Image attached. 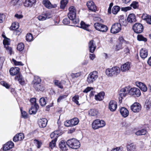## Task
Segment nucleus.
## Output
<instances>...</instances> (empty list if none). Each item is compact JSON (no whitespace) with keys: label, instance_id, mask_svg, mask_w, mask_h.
<instances>
[{"label":"nucleus","instance_id":"obj_1","mask_svg":"<svg viewBox=\"0 0 151 151\" xmlns=\"http://www.w3.org/2000/svg\"><path fill=\"white\" fill-rule=\"evenodd\" d=\"M127 93L130 95H134L135 96L138 97L141 95L140 90L138 88L134 87L130 88L129 87H126L122 89L119 93L122 98L124 97Z\"/></svg>","mask_w":151,"mask_h":151},{"label":"nucleus","instance_id":"obj_2","mask_svg":"<svg viewBox=\"0 0 151 151\" xmlns=\"http://www.w3.org/2000/svg\"><path fill=\"white\" fill-rule=\"evenodd\" d=\"M121 71L120 68L114 66L111 68H108L106 70V75L109 77H115L119 75Z\"/></svg>","mask_w":151,"mask_h":151},{"label":"nucleus","instance_id":"obj_3","mask_svg":"<svg viewBox=\"0 0 151 151\" xmlns=\"http://www.w3.org/2000/svg\"><path fill=\"white\" fill-rule=\"evenodd\" d=\"M67 144L69 147L75 149L78 148L80 146V143L79 141L75 138L68 140L67 142Z\"/></svg>","mask_w":151,"mask_h":151},{"label":"nucleus","instance_id":"obj_4","mask_svg":"<svg viewBox=\"0 0 151 151\" xmlns=\"http://www.w3.org/2000/svg\"><path fill=\"white\" fill-rule=\"evenodd\" d=\"M98 73L97 71H94L91 72L88 75L87 81L89 84L93 83L98 78Z\"/></svg>","mask_w":151,"mask_h":151},{"label":"nucleus","instance_id":"obj_5","mask_svg":"<svg viewBox=\"0 0 151 151\" xmlns=\"http://www.w3.org/2000/svg\"><path fill=\"white\" fill-rule=\"evenodd\" d=\"M105 125V122L102 120H100L97 119L94 120L92 123V128L94 129H96L102 127Z\"/></svg>","mask_w":151,"mask_h":151},{"label":"nucleus","instance_id":"obj_6","mask_svg":"<svg viewBox=\"0 0 151 151\" xmlns=\"http://www.w3.org/2000/svg\"><path fill=\"white\" fill-rule=\"evenodd\" d=\"M121 29V25L118 23L113 24L111 29V32L113 34H116L120 32Z\"/></svg>","mask_w":151,"mask_h":151},{"label":"nucleus","instance_id":"obj_7","mask_svg":"<svg viewBox=\"0 0 151 151\" xmlns=\"http://www.w3.org/2000/svg\"><path fill=\"white\" fill-rule=\"evenodd\" d=\"M133 29L135 32L137 33H140L143 30V26L140 23H136L133 26Z\"/></svg>","mask_w":151,"mask_h":151},{"label":"nucleus","instance_id":"obj_8","mask_svg":"<svg viewBox=\"0 0 151 151\" xmlns=\"http://www.w3.org/2000/svg\"><path fill=\"white\" fill-rule=\"evenodd\" d=\"M69 12L68 13V17L70 19H73L75 18L76 15V10L73 6H71L69 9Z\"/></svg>","mask_w":151,"mask_h":151},{"label":"nucleus","instance_id":"obj_9","mask_svg":"<svg viewBox=\"0 0 151 151\" xmlns=\"http://www.w3.org/2000/svg\"><path fill=\"white\" fill-rule=\"evenodd\" d=\"M142 106L138 103H134L130 107L131 110L134 112H138L141 110Z\"/></svg>","mask_w":151,"mask_h":151},{"label":"nucleus","instance_id":"obj_10","mask_svg":"<svg viewBox=\"0 0 151 151\" xmlns=\"http://www.w3.org/2000/svg\"><path fill=\"white\" fill-rule=\"evenodd\" d=\"M117 103L114 100L111 101L109 103V109L111 111H115L117 107Z\"/></svg>","mask_w":151,"mask_h":151},{"label":"nucleus","instance_id":"obj_11","mask_svg":"<svg viewBox=\"0 0 151 151\" xmlns=\"http://www.w3.org/2000/svg\"><path fill=\"white\" fill-rule=\"evenodd\" d=\"M20 69L19 68L17 67H12L9 70V73L12 76H14L16 75H20L19 72Z\"/></svg>","mask_w":151,"mask_h":151},{"label":"nucleus","instance_id":"obj_12","mask_svg":"<svg viewBox=\"0 0 151 151\" xmlns=\"http://www.w3.org/2000/svg\"><path fill=\"white\" fill-rule=\"evenodd\" d=\"M88 48L89 51L90 52H94L96 48V46L93 40H91L89 42Z\"/></svg>","mask_w":151,"mask_h":151},{"label":"nucleus","instance_id":"obj_13","mask_svg":"<svg viewBox=\"0 0 151 151\" xmlns=\"http://www.w3.org/2000/svg\"><path fill=\"white\" fill-rule=\"evenodd\" d=\"M87 5L89 10L93 12H95L96 11V6L93 1H88L87 3Z\"/></svg>","mask_w":151,"mask_h":151},{"label":"nucleus","instance_id":"obj_14","mask_svg":"<svg viewBox=\"0 0 151 151\" xmlns=\"http://www.w3.org/2000/svg\"><path fill=\"white\" fill-rule=\"evenodd\" d=\"M47 122V120L44 118L40 119L38 121V124L40 128H44L46 127Z\"/></svg>","mask_w":151,"mask_h":151},{"label":"nucleus","instance_id":"obj_15","mask_svg":"<svg viewBox=\"0 0 151 151\" xmlns=\"http://www.w3.org/2000/svg\"><path fill=\"white\" fill-rule=\"evenodd\" d=\"M24 138L23 133H20L16 134L13 137V140L14 142L22 140Z\"/></svg>","mask_w":151,"mask_h":151},{"label":"nucleus","instance_id":"obj_16","mask_svg":"<svg viewBox=\"0 0 151 151\" xmlns=\"http://www.w3.org/2000/svg\"><path fill=\"white\" fill-rule=\"evenodd\" d=\"M130 63L129 62H127L123 64L121 66V71L123 72L127 71L130 69Z\"/></svg>","mask_w":151,"mask_h":151},{"label":"nucleus","instance_id":"obj_17","mask_svg":"<svg viewBox=\"0 0 151 151\" xmlns=\"http://www.w3.org/2000/svg\"><path fill=\"white\" fill-rule=\"evenodd\" d=\"M67 144L64 140H61L59 144V147L60 149L63 151H66L68 150V146H67Z\"/></svg>","mask_w":151,"mask_h":151},{"label":"nucleus","instance_id":"obj_18","mask_svg":"<svg viewBox=\"0 0 151 151\" xmlns=\"http://www.w3.org/2000/svg\"><path fill=\"white\" fill-rule=\"evenodd\" d=\"M39 108L38 105L37 104L32 105L31 108L29 110V114H35Z\"/></svg>","mask_w":151,"mask_h":151},{"label":"nucleus","instance_id":"obj_19","mask_svg":"<svg viewBox=\"0 0 151 151\" xmlns=\"http://www.w3.org/2000/svg\"><path fill=\"white\" fill-rule=\"evenodd\" d=\"M36 2V0H25L24 2V6L26 7H31Z\"/></svg>","mask_w":151,"mask_h":151},{"label":"nucleus","instance_id":"obj_20","mask_svg":"<svg viewBox=\"0 0 151 151\" xmlns=\"http://www.w3.org/2000/svg\"><path fill=\"white\" fill-rule=\"evenodd\" d=\"M142 19L145 21L148 24H151V16L146 14H143L142 16Z\"/></svg>","mask_w":151,"mask_h":151},{"label":"nucleus","instance_id":"obj_21","mask_svg":"<svg viewBox=\"0 0 151 151\" xmlns=\"http://www.w3.org/2000/svg\"><path fill=\"white\" fill-rule=\"evenodd\" d=\"M14 145V144L12 142H8L4 146L3 150L5 151L8 150L13 148Z\"/></svg>","mask_w":151,"mask_h":151},{"label":"nucleus","instance_id":"obj_22","mask_svg":"<svg viewBox=\"0 0 151 151\" xmlns=\"http://www.w3.org/2000/svg\"><path fill=\"white\" fill-rule=\"evenodd\" d=\"M120 112L122 116L124 118L127 117L129 115V111L125 107H122L120 110Z\"/></svg>","mask_w":151,"mask_h":151},{"label":"nucleus","instance_id":"obj_23","mask_svg":"<svg viewBox=\"0 0 151 151\" xmlns=\"http://www.w3.org/2000/svg\"><path fill=\"white\" fill-rule=\"evenodd\" d=\"M127 22L130 23H134L136 21V17L134 14H130L128 16L127 19Z\"/></svg>","mask_w":151,"mask_h":151},{"label":"nucleus","instance_id":"obj_24","mask_svg":"<svg viewBox=\"0 0 151 151\" xmlns=\"http://www.w3.org/2000/svg\"><path fill=\"white\" fill-rule=\"evenodd\" d=\"M148 55L147 50L145 48L142 49L140 51V55L143 59L146 58Z\"/></svg>","mask_w":151,"mask_h":151},{"label":"nucleus","instance_id":"obj_25","mask_svg":"<svg viewBox=\"0 0 151 151\" xmlns=\"http://www.w3.org/2000/svg\"><path fill=\"white\" fill-rule=\"evenodd\" d=\"M15 79L16 80L19 81L21 85H24V84L25 82L24 79L21 75H18L16 76L15 77Z\"/></svg>","mask_w":151,"mask_h":151},{"label":"nucleus","instance_id":"obj_26","mask_svg":"<svg viewBox=\"0 0 151 151\" xmlns=\"http://www.w3.org/2000/svg\"><path fill=\"white\" fill-rule=\"evenodd\" d=\"M104 96L105 93L104 92H100L97 95H95V99L96 100H99V101H101L104 99Z\"/></svg>","mask_w":151,"mask_h":151},{"label":"nucleus","instance_id":"obj_27","mask_svg":"<svg viewBox=\"0 0 151 151\" xmlns=\"http://www.w3.org/2000/svg\"><path fill=\"white\" fill-rule=\"evenodd\" d=\"M49 18L47 13H45L38 16L37 18L40 21H44Z\"/></svg>","mask_w":151,"mask_h":151},{"label":"nucleus","instance_id":"obj_28","mask_svg":"<svg viewBox=\"0 0 151 151\" xmlns=\"http://www.w3.org/2000/svg\"><path fill=\"white\" fill-rule=\"evenodd\" d=\"M137 86L142 91L144 92H146L147 90V88L146 86L142 82H138L137 84Z\"/></svg>","mask_w":151,"mask_h":151},{"label":"nucleus","instance_id":"obj_29","mask_svg":"<svg viewBox=\"0 0 151 151\" xmlns=\"http://www.w3.org/2000/svg\"><path fill=\"white\" fill-rule=\"evenodd\" d=\"M33 87L35 89L38 91H43L44 88L42 85H41L40 83L38 84H34Z\"/></svg>","mask_w":151,"mask_h":151},{"label":"nucleus","instance_id":"obj_30","mask_svg":"<svg viewBox=\"0 0 151 151\" xmlns=\"http://www.w3.org/2000/svg\"><path fill=\"white\" fill-rule=\"evenodd\" d=\"M59 131H54V132L51 133L50 135V137L51 138H54V139L53 140L55 139L57 141L58 137L60 135L59 134Z\"/></svg>","mask_w":151,"mask_h":151},{"label":"nucleus","instance_id":"obj_31","mask_svg":"<svg viewBox=\"0 0 151 151\" xmlns=\"http://www.w3.org/2000/svg\"><path fill=\"white\" fill-rule=\"evenodd\" d=\"M42 3L47 8L49 9L52 8V4L48 0H43Z\"/></svg>","mask_w":151,"mask_h":151},{"label":"nucleus","instance_id":"obj_32","mask_svg":"<svg viewBox=\"0 0 151 151\" xmlns=\"http://www.w3.org/2000/svg\"><path fill=\"white\" fill-rule=\"evenodd\" d=\"M128 151H134L135 149V145L132 143L128 145L127 146Z\"/></svg>","mask_w":151,"mask_h":151},{"label":"nucleus","instance_id":"obj_33","mask_svg":"<svg viewBox=\"0 0 151 151\" xmlns=\"http://www.w3.org/2000/svg\"><path fill=\"white\" fill-rule=\"evenodd\" d=\"M71 123V126H74L78 124L79 122L78 119L76 118H74L70 119Z\"/></svg>","mask_w":151,"mask_h":151},{"label":"nucleus","instance_id":"obj_34","mask_svg":"<svg viewBox=\"0 0 151 151\" xmlns=\"http://www.w3.org/2000/svg\"><path fill=\"white\" fill-rule=\"evenodd\" d=\"M147 132L145 129H142L139 130L135 133V134L137 136H140L145 135Z\"/></svg>","mask_w":151,"mask_h":151},{"label":"nucleus","instance_id":"obj_35","mask_svg":"<svg viewBox=\"0 0 151 151\" xmlns=\"http://www.w3.org/2000/svg\"><path fill=\"white\" fill-rule=\"evenodd\" d=\"M145 106L147 110L151 109V101L148 100H146Z\"/></svg>","mask_w":151,"mask_h":151},{"label":"nucleus","instance_id":"obj_36","mask_svg":"<svg viewBox=\"0 0 151 151\" xmlns=\"http://www.w3.org/2000/svg\"><path fill=\"white\" fill-rule=\"evenodd\" d=\"M97 113L98 111L95 109H91L89 111V114L91 116H95Z\"/></svg>","mask_w":151,"mask_h":151},{"label":"nucleus","instance_id":"obj_37","mask_svg":"<svg viewBox=\"0 0 151 151\" xmlns=\"http://www.w3.org/2000/svg\"><path fill=\"white\" fill-rule=\"evenodd\" d=\"M80 24L81 28L86 30L88 31V27L89 25L86 24L84 22L82 21L81 22Z\"/></svg>","mask_w":151,"mask_h":151},{"label":"nucleus","instance_id":"obj_38","mask_svg":"<svg viewBox=\"0 0 151 151\" xmlns=\"http://www.w3.org/2000/svg\"><path fill=\"white\" fill-rule=\"evenodd\" d=\"M120 8L117 6H114L112 10V12L114 14H116L119 11Z\"/></svg>","mask_w":151,"mask_h":151},{"label":"nucleus","instance_id":"obj_39","mask_svg":"<svg viewBox=\"0 0 151 151\" xmlns=\"http://www.w3.org/2000/svg\"><path fill=\"white\" fill-rule=\"evenodd\" d=\"M53 82L55 85L60 88H63V86L60 81L58 80H55Z\"/></svg>","mask_w":151,"mask_h":151},{"label":"nucleus","instance_id":"obj_40","mask_svg":"<svg viewBox=\"0 0 151 151\" xmlns=\"http://www.w3.org/2000/svg\"><path fill=\"white\" fill-rule=\"evenodd\" d=\"M68 3V0H62L60 2V7L61 9H64Z\"/></svg>","mask_w":151,"mask_h":151},{"label":"nucleus","instance_id":"obj_41","mask_svg":"<svg viewBox=\"0 0 151 151\" xmlns=\"http://www.w3.org/2000/svg\"><path fill=\"white\" fill-rule=\"evenodd\" d=\"M100 28L99 31L103 32H106L108 29L107 26L102 24H101Z\"/></svg>","mask_w":151,"mask_h":151},{"label":"nucleus","instance_id":"obj_42","mask_svg":"<svg viewBox=\"0 0 151 151\" xmlns=\"http://www.w3.org/2000/svg\"><path fill=\"white\" fill-rule=\"evenodd\" d=\"M41 82V79L38 76H35L34 77V79L32 81V83L34 84H38L40 83Z\"/></svg>","mask_w":151,"mask_h":151},{"label":"nucleus","instance_id":"obj_43","mask_svg":"<svg viewBox=\"0 0 151 151\" xmlns=\"http://www.w3.org/2000/svg\"><path fill=\"white\" fill-rule=\"evenodd\" d=\"M19 27V23L18 22H14L12 24L11 28L12 30H15L17 29Z\"/></svg>","mask_w":151,"mask_h":151},{"label":"nucleus","instance_id":"obj_44","mask_svg":"<svg viewBox=\"0 0 151 151\" xmlns=\"http://www.w3.org/2000/svg\"><path fill=\"white\" fill-rule=\"evenodd\" d=\"M33 37L32 35L29 33L27 34L26 36V40L29 42H31L33 40Z\"/></svg>","mask_w":151,"mask_h":151},{"label":"nucleus","instance_id":"obj_45","mask_svg":"<svg viewBox=\"0 0 151 151\" xmlns=\"http://www.w3.org/2000/svg\"><path fill=\"white\" fill-rule=\"evenodd\" d=\"M130 6L134 9H137L139 7L138 2L136 1H133L130 4Z\"/></svg>","mask_w":151,"mask_h":151},{"label":"nucleus","instance_id":"obj_46","mask_svg":"<svg viewBox=\"0 0 151 151\" xmlns=\"http://www.w3.org/2000/svg\"><path fill=\"white\" fill-rule=\"evenodd\" d=\"M79 99V96H75L72 98V100L76 104L79 105L80 104H79L78 100Z\"/></svg>","mask_w":151,"mask_h":151},{"label":"nucleus","instance_id":"obj_47","mask_svg":"<svg viewBox=\"0 0 151 151\" xmlns=\"http://www.w3.org/2000/svg\"><path fill=\"white\" fill-rule=\"evenodd\" d=\"M24 48V45L22 43H19L17 46V49L19 51H22Z\"/></svg>","mask_w":151,"mask_h":151},{"label":"nucleus","instance_id":"obj_48","mask_svg":"<svg viewBox=\"0 0 151 151\" xmlns=\"http://www.w3.org/2000/svg\"><path fill=\"white\" fill-rule=\"evenodd\" d=\"M4 47L5 48L7 52H8L10 55H11L12 52V47L9 45H5Z\"/></svg>","mask_w":151,"mask_h":151},{"label":"nucleus","instance_id":"obj_49","mask_svg":"<svg viewBox=\"0 0 151 151\" xmlns=\"http://www.w3.org/2000/svg\"><path fill=\"white\" fill-rule=\"evenodd\" d=\"M39 101L40 104L42 106H44L46 104V101L45 99L44 98L42 97L41 98L40 100Z\"/></svg>","mask_w":151,"mask_h":151},{"label":"nucleus","instance_id":"obj_50","mask_svg":"<svg viewBox=\"0 0 151 151\" xmlns=\"http://www.w3.org/2000/svg\"><path fill=\"white\" fill-rule=\"evenodd\" d=\"M137 40H138L141 41H142L144 42H146L147 40L146 38L143 37L142 35H139L137 36Z\"/></svg>","mask_w":151,"mask_h":151},{"label":"nucleus","instance_id":"obj_51","mask_svg":"<svg viewBox=\"0 0 151 151\" xmlns=\"http://www.w3.org/2000/svg\"><path fill=\"white\" fill-rule=\"evenodd\" d=\"M10 40L8 38H6L4 39L3 41V43L4 47L5 45H10Z\"/></svg>","mask_w":151,"mask_h":151},{"label":"nucleus","instance_id":"obj_52","mask_svg":"<svg viewBox=\"0 0 151 151\" xmlns=\"http://www.w3.org/2000/svg\"><path fill=\"white\" fill-rule=\"evenodd\" d=\"M81 74V73L79 72L76 73H72L71 76L73 78H74L80 76Z\"/></svg>","mask_w":151,"mask_h":151},{"label":"nucleus","instance_id":"obj_53","mask_svg":"<svg viewBox=\"0 0 151 151\" xmlns=\"http://www.w3.org/2000/svg\"><path fill=\"white\" fill-rule=\"evenodd\" d=\"M67 96L65 95H60L59 96L57 99V102L59 103L62 100L66 98Z\"/></svg>","mask_w":151,"mask_h":151},{"label":"nucleus","instance_id":"obj_54","mask_svg":"<svg viewBox=\"0 0 151 151\" xmlns=\"http://www.w3.org/2000/svg\"><path fill=\"white\" fill-rule=\"evenodd\" d=\"M57 141L56 140H52V141L50 143L49 147L52 149L56 145V142Z\"/></svg>","mask_w":151,"mask_h":151},{"label":"nucleus","instance_id":"obj_55","mask_svg":"<svg viewBox=\"0 0 151 151\" xmlns=\"http://www.w3.org/2000/svg\"><path fill=\"white\" fill-rule=\"evenodd\" d=\"M101 23H99V22H97L96 23H95L94 24V26L95 28V29L99 31L100 28V26L101 25Z\"/></svg>","mask_w":151,"mask_h":151},{"label":"nucleus","instance_id":"obj_56","mask_svg":"<svg viewBox=\"0 0 151 151\" xmlns=\"http://www.w3.org/2000/svg\"><path fill=\"white\" fill-rule=\"evenodd\" d=\"M12 61L13 62L14 64L16 65H23V64H22V62L17 61L14 59H12Z\"/></svg>","mask_w":151,"mask_h":151},{"label":"nucleus","instance_id":"obj_57","mask_svg":"<svg viewBox=\"0 0 151 151\" xmlns=\"http://www.w3.org/2000/svg\"><path fill=\"white\" fill-rule=\"evenodd\" d=\"M20 110L22 116L25 119L27 118L28 116L26 112L24 111H22L21 109H20Z\"/></svg>","mask_w":151,"mask_h":151},{"label":"nucleus","instance_id":"obj_58","mask_svg":"<svg viewBox=\"0 0 151 151\" xmlns=\"http://www.w3.org/2000/svg\"><path fill=\"white\" fill-rule=\"evenodd\" d=\"M69 19H70L69 18H64L63 21V23L65 25L68 24L70 23Z\"/></svg>","mask_w":151,"mask_h":151},{"label":"nucleus","instance_id":"obj_59","mask_svg":"<svg viewBox=\"0 0 151 151\" xmlns=\"http://www.w3.org/2000/svg\"><path fill=\"white\" fill-rule=\"evenodd\" d=\"M93 88L92 87H88L83 91V92L84 93H87L91 90H93Z\"/></svg>","mask_w":151,"mask_h":151},{"label":"nucleus","instance_id":"obj_60","mask_svg":"<svg viewBox=\"0 0 151 151\" xmlns=\"http://www.w3.org/2000/svg\"><path fill=\"white\" fill-rule=\"evenodd\" d=\"M64 125L66 127L72 126H71V123L70 120H67L64 122Z\"/></svg>","mask_w":151,"mask_h":151},{"label":"nucleus","instance_id":"obj_61","mask_svg":"<svg viewBox=\"0 0 151 151\" xmlns=\"http://www.w3.org/2000/svg\"><path fill=\"white\" fill-rule=\"evenodd\" d=\"M5 18V15L3 14H0V23H2Z\"/></svg>","mask_w":151,"mask_h":151},{"label":"nucleus","instance_id":"obj_62","mask_svg":"<svg viewBox=\"0 0 151 151\" xmlns=\"http://www.w3.org/2000/svg\"><path fill=\"white\" fill-rule=\"evenodd\" d=\"M1 83L2 85L3 86L7 88H9L10 87L9 85L7 83H6L4 81H1Z\"/></svg>","mask_w":151,"mask_h":151},{"label":"nucleus","instance_id":"obj_63","mask_svg":"<svg viewBox=\"0 0 151 151\" xmlns=\"http://www.w3.org/2000/svg\"><path fill=\"white\" fill-rule=\"evenodd\" d=\"M30 101L32 104V105H34L35 104H37L36 103V99L35 98L31 99L30 100Z\"/></svg>","mask_w":151,"mask_h":151},{"label":"nucleus","instance_id":"obj_64","mask_svg":"<svg viewBox=\"0 0 151 151\" xmlns=\"http://www.w3.org/2000/svg\"><path fill=\"white\" fill-rule=\"evenodd\" d=\"M122 148L121 147H116L112 149L111 151H122Z\"/></svg>","mask_w":151,"mask_h":151}]
</instances>
